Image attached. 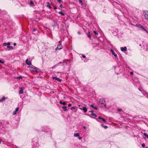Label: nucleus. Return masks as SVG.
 Wrapping results in <instances>:
<instances>
[{"instance_id": "bb28decb", "label": "nucleus", "mask_w": 148, "mask_h": 148, "mask_svg": "<svg viewBox=\"0 0 148 148\" xmlns=\"http://www.w3.org/2000/svg\"><path fill=\"white\" fill-rule=\"evenodd\" d=\"M101 120H102V121L104 122H105V123H106V120H105L104 119H103V118H102V119H101Z\"/></svg>"}, {"instance_id": "1a4fd4ad", "label": "nucleus", "mask_w": 148, "mask_h": 148, "mask_svg": "<svg viewBox=\"0 0 148 148\" xmlns=\"http://www.w3.org/2000/svg\"><path fill=\"white\" fill-rule=\"evenodd\" d=\"M121 50L122 51H126L127 50V47H121Z\"/></svg>"}, {"instance_id": "bf43d9fd", "label": "nucleus", "mask_w": 148, "mask_h": 148, "mask_svg": "<svg viewBox=\"0 0 148 148\" xmlns=\"http://www.w3.org/2000/svg\"><path fill=\"white\" fill-rule=\"evenodd\" d=\"M139 46H141V44H140L139 45Z\"/></svg>"}, {"instance_id": "5701e85b", "label": "nucleus", "mask_w": 148, "mask_h": 148, "mask_svg": "<svg viewBox=\"0 0 148 148\" xmlns=\"http://www.w3.org/2000/svg\"><path fill=\"white\" fill-rule=\"evenodd\" d=\"M40 71V70L39 69L36 68V70L35 71V72L38 73Z\"/></svg>"}, {"instance_id": "4be33fe9", "label": "nucleus", "mask_w": 148, "mask_h": 148, "mask_svg": "<svg viewBox=\"0 0 148 148\" xmlns=\"http://www.w3.org/2000/svg\"><path fill=\"white\" fill-rule=\"evenodd\" d=\"M101 125L102 127H104L105 128H106V129L108 127L107 126H105L103 124H101Z\"/></svg>"}, {"instance_id": "de8ad7c7", "label": "nucleus", "mask_w": 148, "mask_h": 148, "mask_svg": "<svg viewBox=\"0 0 148 148\" xmlns=\"http://www.w3.org/2000/svg\"><path fill=\"white\" fill-rule=\"evenodd\" d=\"M102 118H101V117L100 116H99V119H102Z\"/></svg>"}, {"instance_id": "864d4df0", "label": "nucleus", "mask_w": 148, "mask_h": 148, "mask_svg": "<svg viewBox=\"0 0 148 148\" xmlns=\"http://www.w3.org/2000/svg\"><path fill=\"white\" fill-rule=\"evenodd\" d=\"M10 46H7V48L8 49L9 48V47H10Z\"/></svg>"}, {"instance_id": "f704fd0d", "label": "nucleus", "mask_w": 148, "mask_h": 148, "mask_svg": "<svg viewBox=\"0 0 148 148\" xmlns=\"http://www.w3.org/2000/svg\"><path fill=\"white\" fill-rule=\"evenodd\" d=\"M79 3H80L81 4H82V1H81V0H79Z\"/></svg>"}, {"instance_id": "7ed1b4c3", "label": "nucleus", "mask_w": 148, "mask_h": 148, "mask_svg": "<svg viewBox=\"0 0 148 148\" xmlns=\"http://www.w3.org/2000/svg\"><path fill=\"white\" fill-rule=\"evenodd\" d=\"M105 102V101L104 98H102L99 99V103L103 105V106L102 105L103 107H106V103H104Z\"/></svg>"}, {"instance_id": "473e14b6", "label": "nucleus", "mask_w": 148, "mask_h": 148, "mask_svg": "<svg viewBox=\"0 0 148 148\" xmlns=\"http://www.w3.org/2000/svg\"><path fill=\"white\" fill-rule=\"evenodd\" d=\"M82 56L84 58H86V56L84 55V54H82Z\"/></svg>"}, {"instance_id": "f3484780", "label": "nucleus", "mask_w": 148, "mask_h": 148, "mask_svg": "<svg viewBox=\"0 0 148 148\" xmlns=\"http://www.w3.org/2000/svg\"><path fill=\"white\" fill-rule=\"evenodd\" d=\"M62 108L64 111H66L67 110V107L65 106H63L62 107Z\"/></svg>"}, {"instance_id": "20e7f679", "label": "nucleus", "mask_w": 148, "mask_h": 148, "mask_svg": "<svg viewBox=\"0 0 148 148\" xmlns=\"http://www.w3.org/2000/svg\"><path fill=\"white\" fill-rule=\"evenodd\" d=\"M62 48V44H59L58 45L57 47L56 48V50H57V49L59 50L61 49Z\"/></svg>"}, {"instance_id": "2eb2a0df", "label": "nucleus", "mask_w": 148, "mask_h": 148, "mask_svg": "<svg viewBox=\"0 0 148 148\" xmlns=\"http://www.w3.org/2000/svg\"><path fill=\"white\" fill-rule=\"evenodd\" d=\"M47 7H48L49 8L51 9L52 8V7L50 6L49 3L48 2L47 3Z\"/></svg>"}, {"instance_id": "dca6fc26", "label": "nucleus", "mask_w": 148, "mask_h": 148, "mask_svg": "<svg viewBox=\"0 0 148 148\" xmlns=\"http://www.w3.org/2000/svg\"><path fill=\"white\" fill-rule=\"evenodd\" d=\"M58 13L61 14L62 16H64L65 15V14L62 11H59L58 12Z\"/></svg>"}, {"instance_id": "a211bd4d", "label": "nucleus", "mask_w": 148, "mask_h": 148, "mask_svg": "<svg viewBox=\"0 0 148 148\" xmlns=\"http://www.w3.org/2000/svg\"><path fill=\"white\" fill-rule=\"evenodd\" d=\"M23 90L21 89L19 91V93L20 94H23Z\"/></svg>"}, {"instance_id": "c9c22d12", "label": "nucleus", "mask_w": 148, "mask_h": 148, "mask_svg": "<svg viewBox=\"0 0 148 148\" xmlns=\"http://www.w3.org/2000/svg\"><path fill=\"white\" fill-rule=\"evenodd\" d=\"M78 138L79 139V140H81L82 139V137H80L79 136L78 137Z\"/></svg>"}, {"instance_id": "5fc2aeb1", "label": "nucleus", "mask_w": 148, "mask_h": 148, "mask_svg": "<svg viewBox=\"0 0 148 148\" xmlns=\"http://www.w3.org/2000/svg\"><path fill=\"white\" fill-rule=\"evenodd\" d=\"M33 31H35L36 30V29H33Z\"/></svg>"}, {"instance_id": "ddd939ff", "label": "nucleus", "mask_w": 148, "mask_h": 148, "mask_svg": "<svg viewBox=\"0 0 148 148\" xmlns=\"http://www.w3.org/2000/svg\"><path fill=\"white\" fill-rule=\"evenodd\" d=\"M82 109L84 112H86L87 110V108L85 107H83Z\"/></svg>"}, {"instance_id": "79ce46f5", "label": "nucleus", "mask_w": 148, "mask_h": 148, "mask_svg": "<svg viewBox=\"0 0 148 148\" xmlns=\"http://www.w3.org/2000/svg\"><path fill=\"white\" fill-rule=\"evenodd\" d=\"M5 123L7 124H9V122L8 121H6L5 122Z\"/></svg>"}, {"instance_id": "37998d69", "label": "nucleus", "mask_w": 148, "mask_h": 148, "mask_svg": "<svg viewBox=\"0 0 148 148\" xmlns=\"http://www.w3.org/2000/svg\"><path fill=\"white\" fill-rule=\"evenodd\" d=\"M75 109V108L74 107H72L71 108V110H72L73 109Z\"/></svg>"}, {"instance_id": "aec40b11", "label": "nucleus", "mask_w": 148, "mask_h": 148, "mask_svg": "<svg viewBox=\"0 0 148 148\" xmlns=\"http://www.w3.org/2000/svg\"><path fill=\"white\" fill-rule=\"evenodd\" d=\"M143 135L144 136L146 137L147 138H148V134H147L145 133L143 134Z\"/></svg>"}, {"instance_id": "b1692460", "label": "nucleus", "mask_w": 148, "mask_h": 148, "mask_svg": "<svg viewBox=\"0 0 148 148\" xmlns=\"http://www.w3.org/2000/svg\"><path fill=\"white\" fill-rule=\"evenodd\" d=\"M8 49H9L8 50H9L11 49H13V48L12 47L10 46V47H9V48Z\"/></svg>"}, {"instance_id": "c756f323", "label": "nucleus", "mask_w": 148, "mask_h": 148, "mask_svg": "<svg viewBox=\"0 0 148 148\" xmlns=\"http://www.w3.org/2000/svg\"><path fill=\"white\" fill-rule=\"evenodd\" d=\"M34 4V3L32 1H31L30 2V4L31 5H33Z\"/></svg>"}, {"instance_id": "6e6d98bb", "label": "nucleus", "mask_w": 148, "mask_h": 148, "mask_svg": "<svg viewBox=\"0 0 148 148\" xmlns=\"http://www.w3.org/2000/svg\"><path fill=\"white\" fill-rule=\"evenodd\" d=\"M83 127V128H84V129H86V127H85V126H84V127Z\"/></svg>"}, {"instance_id": "c85d7f7f", "label": "nucleus", "mask_w": 148, "mask_h": 148, "mask_svg": "<svg viewBox=\"0 0 148 148\" xmlns=\"http://www.w3.org/2000/svg\"><path fill=\"white\" fill-rule=\"evenodd\" d=\"M93 108L95 109V110H97V107H94V106H93Z\"/></svg>"}, {"instance_id": "a18cd8bd", "label": "nucleus", "mask_w": 148, "mask_h": 148, "mask_svg": "<svg viewBox=\"0 0 148 148\" xmlns=\"http://www.w3.org/2000/svg\"><path fill=\"white\" fill-rule=\"evenodd\" d=\"M130 74L131 75H132L133 74V73L132 72H130Z\"/></svg>"}, {"instance_id": "412c9836", "label": "nucleus", "mask_w": 148, "mask_h": 148, "mask_svg": "<svg viewBox=\"0 0 148 148\" xmlns=\"http://www.w3.org/2000/svg\"><path fill=\"white\" fill-rule=\"evenodd\" d=\"M60 103L63 105H65L66 104L65 102H62L61 101H60Z\"/></svg>"}, {"instance_id": "49530a36", "label": "nucleus", "mask_w": 148, "mask_h": 148, "mask_svg": "<svg viewBox=\"0 0 148 148\" xmlns=\"http://www.w3.org/2000/svg\"><path fill=\"white\" fill-rule=\"evenodd\" d=\"M90 112H91V114L92 115V110H91L90 111Z\"/></svg>"}, {"instance_id": "13d9d810", "label": "nucleus", "mask_w": 148, "mask_h": 148, "mask_svg": "<svg viewBox=\"0 0 148 148\" xmlns=\"http://www.w3.org/2000/svg\"><path fill=\"white\" fill-rule=\"evenodd\" d=\"M78 34H80V32H78Z\"/></svg>"}, {"instance_id": "423d86ee", "label": "nucleus", "mask_w": 148, "mask_h": 148, "mask_svg": "<svg viewBox=\"0 0 148 148\" xmlns=\"http://www.w3.org/2000/svg\"><path fill=\"white\" fill-rule=\"evenodd\" d=\"M52 78L53 79H55L58 81L59 82H60L62 81V80L59 78H58L56 77H52Z\"/></svg>"}, {"instance_id": "052dcab7", "label": "nucleus", "mask_w": 148, "mask_h": 148, "mask_svg": "<svg viewBox=\"0 0 148 148\" xmlns=\"http://www.w3.org/2000/svg\"><path fill=\"white\" fill-rule=\"evenodd\" d=\"M1 143V140L0 139V143Z\"/></svg>"}, {"instance_id": "0eeeda50", "label": "nucleus", "mask_w": 148, "mask_h": 148, "mask_svg": "<svg viewBox=\"0 0 148 148\" xmlns=\"http://www.w3.org/2000/svg\"><path fill=\"white\" fill-rule=\"evenodd\" d=\"M25 63H26L29 65H31V62L30 61V60H28V59H27L25 61Z\"/></svg>"}, {"instance_id": "6e6552de", "label": "nucleus", "mask_w": 148, "mask_h": 148, "mask_svg": "<svg viewBox=\"0 0 148 148\" xmlns=\"http://www.w3.org/2000/svg\"><path fill=\"white\" fill-rule=\"evenodd\" d=\"M111 52H112V55H114L115 58H117V55L115 53V52L113 50L111 49Z\"/></svg>"}, {"instance_id": "7c9ffc66", "label": "nucleus", "mask_w": 148, "mask_h": 148, "mask_svg": "<svg viewBox=\"0 0 148 148\" xmlns=\"http://www.w3.org/2000/svg\"><path fill=\"white\" fill-rule=\"evenodd\" d=\"M58 1L59 3H60L62 2V1L61 0H58Z\"/></svg>"}, {"instance_id": "4468645a", "label": "nucleus", "mask_w": 148, "mask_h": 148, "mask_svg": "<svg viewBox=\"0 0 148 148\" xmlns=\"http://www.w3.org/2000/svg\"><path fill=\"white\" fill-rule=\"evenodd\" d=\"M6 99V98L4 97H3L2 99H0V102H2L3 101L5 100V99Z\"/></svg>"}, {"instance_id": "a19ab883", "label": "nucleus", "mask_w": 148, "mask_h": 148, "mask_svg": "<svg viewBox=\"0 0 148 148\" xmlns=\"http://www.w3.org/2000/svg\"><path fill=\"white\" fill-rule=\"evenodd\" d=\"M10 42L7 43V46H10Z\"/></svg>"}, {"instance_id": "680f3d73", "label": "nucleus", "mask_w": 148, "mask_h": 148, "mask_svg": "<svg viewBox=\"0 0 148 148\" xmlns=\"http://www.w3.org/2000/svg\"><path fill=\"white\" fill-rule=\"evenodd\" d=\"M145 148H148V147H145Z\"/></svg>"}, {"instance_id": "39448f33", "label": "nucleus", "mask_w": 148, "mask_h": 148, "mask_svg": "<svg viewBox=\"0 0 148 148\" xmlns=\"http://www.w3.org/2000/svg\"><path fill=\"white\" fill-rule=\"evenodd\" d=\"M93 33L97 37L99 38L100 36V35L99 34V33L97 31H93Z\"/></svg>"}, {"instance_id": "8fccbe9b", "label": "nucleus", "mask_w": 148, "mask_h": 148, "mask_svg": "<svg viewBox=\"0 0 148 148\" xmlns=\"http://www.w3.org/2000/svg\"><path fill=\"white\" fill-rule=\"evenodd\" d=\"M62 42V41H59V44H61V43Z\"/></svg>"}, {"instance_id": "393cba45", "label": "nucleus", "mask_w": 148, "mask_h": 148, "mask_svg": "<svg viewBox=\"0 0 148 148\" xmlns=\"http://www.w3.org/2000/svg\"><path fill=\"white\" fill-rule=\"evenodd\" d=\"M113 34L114 36H116L117 34L116 32L115 31L113 32Z\"/></svg>"}, {"instance_id": "3c124183", "label": "nucleus", "mask_w": 148, "mask_h": 148, "mask_svg": "<svg viewBox=\"0 0 148 148\" xmlns=\"http://www.w3.org/2000/svg\"><path fill=\"white\" fill-rule=\"evenodd\" d=\"M90 106L92 108V104H91V105H90Z\"/></svg>"}, {"instance_id": "f03ea898", "label": "nucleus", "mask_w": 148, "mask_h": 148, "mask_svg": "<svg viewBox=\"0 0 148 148\" xmlns=\"http://www.w3.org/2000/svg\"><path fill=\"white\" fill-rule=\"evenodd\" d=\"M144 16L145 19L148 21V10H145L143 11Z\"/></svg>"}, {"instance_id": "72a5a7b5", "label": "nucleus", "mask_w": 148, "mask_h": 148, "mask_svg": "<svg viewBox=\"0 0 148 148\" xmlns=\"http://www.w3.org/2000/svg\"><path fill=\"white\" fill-rule=\"evenodd\" d=\"M118 110L119 111V112H121V111H122L121 109V108L118 109Z\"/></svg>"}, {"instance_id": "603ef678", "label": "nucleus", "mask_w": 148, "mask_h": 148, "mask_svg": "<svg viewBox=\"0 0 148 148\" xmlns=\"http://www.w3.org/2000/svg\"><path fill=\"white\" fill-rule=\"evenodd\" d=\"M57 8L56 7H55L54 8V10H55Z\"/></svg>"}, {"instance_id": "4c0bfd02", "label": "nucleus", "mask_w": 148, "mask_h": 148, "mask_svg": "<svg viewBox=\"0 0 148 148\" xmlns=\"http://www.w3.org/2000/svg\"><path fill=\"white\" fill-rule=\"evenodd\" d=\"M62 62H60L58 64H56V66H58L60 65L59 64L62 63Z\"/></svg>"}, {"instance_id": "58836bf2", "label": "nucleus", "mask_w": 148, "mask_h": 148, "mask_svg": "<svg viewBox=\"0 0 148 148\" xmlns=\"http://www.w3.org/2000/svg\"><path fill=\"white\" fill-rule=\"evenodd\" d=\"M0 63L3 64L4 63V62L0 60Z\"/></svg>"}, {"instance_id": "4d7b16f0", "label": "nucleus", "mask_w": 148, "mask_h": 148, "mask_svg": "<svg viewBox=\"0 0 148 148\" xmlns=\"http://www.w3.org/2000/svg\"><path fill=\"white\" fill-rule=\"evenodd\" d=\"M16 45V43H14V46H15Z\"/></svg>"}, {"instance_id": "f8f14e48", "label": "nucleus", "mask_w": 148, "mask_h": 148, "mask_svg": "<svg viewBox=\"0 0 148 148\" xmlns=\"http://www.w3.org/2000/svg\"><path fill=\"white\" fill-rule=\"evenodd\" d=\"M90 34V32L89 31H88V33H87V35L88 38H90L91 37V35Z\"/></svg>"}, {"instance_id": "2f4dec72", "label": "nucleus", "mask_w": 148, "mask_h": 148, "mask_svg": "<svg viewBox=\"0 0 148 148\" xmlns=\"http://www.w3.org/2000/svg\"><path fill=\"white\" fill-rule=\"evenodd\" d=\"M145 144L144 143H143L142 144V146L143 147H145Z\"/></svg>"}, {"instance_id": "09e8293b", "label": "nucleus", "mask_w": 148, "mask_h": 148, "mask_svg": "<svg viewBox=\"0 0 148 148\" xmlns=\"http://www.w3.org/2000/svg\"><path fill=\"white\" fill-rule=\"evenodd\" d=\"M95 94V92H94V91H93V97L94 96V94Z\"/></svg>"}, {"instance_id": "e433bc0d", "label": "nucleus", "mask_w": 148, "mask_h": 148, "mask_svg": "<svg viewBox=\"0 0 148 148\" xmlns=\"http://www.w3.org/2000/svg\"><path fill=\"white\" fill-rule=\"evenodd\" d=\"M60 8H63V5L61 4L60 5Z\"/></svg>"}, {"instance_id": "9b49d317", "label": "nucleus", "mask_w": 148, "mask_h": 148, "mask_svg": "<svg viewBox=\"0 0 148 148\" xmlns=\"http://www.w3.org/2000/svg\"><path fill=\"white\" fill-rule=\"evenodd\" d=\"M30 70L33 71H35L36 70V67H30Z\"/></svg>"}, {"instance_id": "cd10ccee", "label": "nucleus", "mask_w": 148, "mask_h": 148, "mask_svg": "<svg viewBox=\"0 0 148 148\" xmlns=\"http://www.w3.org/2000/svg\"><path fill=\"white\" fill-rule=\"evenodd\" d=\"M3 46H5L7 45V43H4L3 44Z\"/></svg>"}, {"instance_id": "f257e3e1", "label": "nucleus", "mask_w": 148, "mask_h": 148, "mask_svg": "<svg viewBox=\"0 0 148 148\" xmlns=\"http://www.w3.org/2000/svg\"><path fill=\"white\" fill-rule=\"evenodd\" d=\"M136 25L140 29L143 31H145L146 32L148 33V32H147V29H145L143 26L142 25L140 24H137Z\"/></svg>"}, {"instance_id": "9d476101", "label": "nucleus", "mask_w": 148, "mask_h": 148, "mask_svg": "<svg viewBox=\"0 0 148 148\" xmlns=\"http://www.w3.org/2000/svg\"><path fill=\"white\" fill-rule=\"evenodd\" d=\"M19 107H17L16 108L15 110L13 112V115H15V114H16L17 112L19 110Z\"/></svg>"}, {"instance_id": "ea45409f", "label": "nucleus", "mask_w": 148, "mask_h": 148, "mask_svg": "<svg viewBox=\"0 0 148 148\" xmlns=\"http://www.w3.org/2000/svg\"><path fill=\"white\" fill-rule=\"evenodd\" d=\"M93 116H95V117H96L97 116L95 114L93 113Z\"/></svg>"}, {"instance_id": "6ab92c4d", "label": "nucleus", "mask_w": 148, "mask_h": 148, "mask_svg": "<svg viewBox=\"0 0 148 148\" xmlns=\"http://www.w3.org/2000/svg\"><path fill=\"white\" fill-rule=\"evenodd\" d=\"M79 136V133H75L74 134V136L75 137H78Z\"/></svg>"}, {"instance_id": "a878e982", "label": "nucleus", "mask_w": 148, "mask_h": 148, "mask_svg": "<svg viewBox=\"0 0 148 148\" xmlns=\"http://www.w3.org/2000/svg\"><path fill=\"white\" fill-rule=\"evenodd\" d=\"M22 77L21 76H20L18 77H17L16 78L18 79H22Z\"/></svg>"}, {"instance_id": "c03bdc74", "label": "nucleus", "mask_w": 148, "mask_h": 148, "mask_svg": "<svg viewBox=\"0 0 148 148\" xmlns=\"http://www.w3.org/2000/svg\"><path fill=\"white\" fill-rule=\"evenodd\" d=\"M71 106V103H69L68 104V106L69 107H70V106Z\"/></svg>"}]
</instances>
